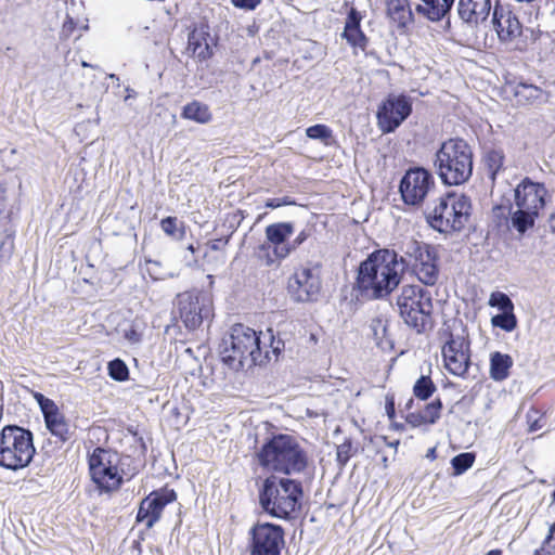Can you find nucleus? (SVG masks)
Returning <instances> with one entry per match:
<instances>
[{
	"label": "nucleus",
	"instance_id": "obj_37",
	"mask_svg": "<svg viewBox=\"0 0 555 555\" xmlns=\"http://www.w3.org/2000/svg\"><path fill=\"white\" fill-rule=\"evenodd\" d=\"M475 461V455L473 453H461L454 456L451 461L452 467L454 469V475H461L472 467Z\"/></svg>",
	"mask_w": 555,
	"mask_h": 555
},
{
	"label": "nucleus",
	"instance_id": "obj_49",
	"mask_svg": "<svg viewBox=\"0 0 555 555\" xmlns=\"http://www.w3.org/2000/svg\"><path fill=\"white\" fill-rule=\"evenodd\" d=\"M270 338L273 339V336L270 335ZM281 345H283V343L281 340H278L276 344L274 343V340L271 341V348H272L273 353L276 354L280 351Z\"/></svg>",
	"mask_w": 555,
	"mask_h": 555
},
{
	"label": "nucleus",
	"instance_id": "obj_57",
	"mask_svg": "<svg viewBox=\"0 0 555 555\" xmlns=\"http://www.w3.org/2000/svg\"><path fill=\"white\" fill-rule=\"evenodd\" d=\"M82 67H91V65L85 61L81 62Z\"/></svg>",
	"mask_w": 555,
	"mask_h": 555
},
{
	"label": "nucleus",
	"instance_id": "obj_28",
	"mask_svg": "<svg viewBox=\"0 0 555 555\" xmlns=\"http://www.w3.org/2000/svg\"><path fill=\"white\" fill-rule=\"evenodd\" d=\"M204 31L194 29L189 35L188 49L197 57L205 60L209 56V46L206 41L202 42Z\"/></svg>",
	"mask_w": 555,
	"mask_h": 555
},
{
	"label": "nucleus",
	"instance_id": "obj_24",
	"mask_svg": "<svg viewBox=\"0 0 555 555\" xmlns=\"http://www.w3.org/2000/svg\"><path fill=\"white\" fill-rule=\"evenodd\" d=\"M387 14L399 27L406 26L412 21V11L408 0H386Z\"/></svg>",
	"mask_w": 555,
	"mask_h": 555
},
{
	"label": "nucleus",
	"instance_id": "obj_62",
	"mask_svg": "<svg viewBox=\"0 0 555 555\" xmlns=\"http://www.w3.org/2000/svg\"><path fill=\"white\" fill-rule=\"evenodd\" d=\"M552 502L555 503V491L552 493Z\"/></svg>",
	"mask_w": 555,
	"mask_h": 555
},
{
	"label": "nucleus",
	"instance_id": "obj_8",
	"mask_svg": "<svg viewBox=\"0 0 555 555\" xmlns=\"http://www.w3.org/2000/svg\"><path fill=\"white\" fill-rule=\"evenodd\" d=\"M400 317L417 333L431 325L433 299L430 293L417 285H405L397 297Z\"/></svg>",
	"mask_w": 555,
	"mask_h": 555
},
{
	"label": "nucleus",
	"instance_id": "obj_34",
	"mask_svg": "<svg viewBox=\"0 0 555 555\" xmlns=\"http://www.w3.org/2000/svg\"><path fill=\"white\" fill-rule=\"evenodd\" d=\"M160 228L167 235L177 240L183 238L185 234L183 224L181 223L179 227L178 219L176 217L164 218L160 221Z\"/></svg>",
	"mask_w": 555,
	"mask_h": 555
},
{
	"label": "nucleus",
	"instance_id": "obj_17",
	"mask_svg": "<svg viewBox=\"0 0 555 555\" xmlns=\"http://www.w3.org/2000/svg\"><path fill=\"white\" fill-rule=\"evenodd\" d=\"M177 494L172 489L154 491L143 499L137 514V521L152 528L160 518L164 507L176 501Z\"/></svg>",
	"mask_w": 555,
	"mask_h": 555
},
{
	"label": "nucleus",
	"instance_id": "obj_29",
	"mask_svg": "<svg viewBox=\"0 0 555 555\" xmlns=\"http://www.w3.org/2000/svg\"><path fill=\"white\" fill-rule=\"evenodd\" d=\"M514 95L519 104H527L539 100L542 95V90L533 85L518 83L515 87Z\"/></svg>",
	"mask_w": 555,
	"mask_h": 555
},
{
	"label": "nucleus",
	"instance_id": "obj_5",
	"mask_svg": "<svg viewBox=\"0 0 555 555\" xmlns=\"http://www.w3.org/2000/svg\"><path fill=\"white\" fill-rule=\"evenodd\" d=\"M302 487L299 481L289 478L270 476L264 479L259 491L261 507L276 518H288L300 506Z\"/></svg>",
	"mask_w": 555,
	"mask_h": 555
},
{
	"label": "nucleus",
	"instance_id": "obj_44",
	"mask_svg": "<svg viewBox=\"0 0 555 555\" xmlns=\"http://www.w3.org/2000/svg\"><path fill=\"white\" fill-rule=\"evenodd\" d=\"M77 26L78 24L74 21V18L67 15L65 22L63 23L61 36L64 38L70 37Z\"/></svg>",
	"mask_w": 555,
	"mask_h": 555
},
{
	"label": "nucleus",
	"instance_id": "obj_38",
	"mask_svg": "<svg viewBox=\"0 0 555 555\" xmlns=\"http://www.w3.org/2000/svg\"><path fill=\"white\" fill-rule=\"evenodd\" d=\"M504 156L501 151L491 150L485 156L486 165L490 171L492 179H494L498 171L503 166Z\"/></svg>",
	"mask_w": 555,
	"mask_h": 555
},
{
	"label": "nucleus",
	"instance_id": "obj_10",
	"mask_svg": "<svg viewBox=\"0 0 555 555\" xmlns=\"http://www.w3.org/2000/svg\"><path fill=\"white\" fill-rule=\"evenodd\" d=\"M433 175L425 168L409 169L399 185L402 201L406 205L420 206L435 191Z\"/></svg>",
	"mask_w": 555,
	"mask_h": 555
},
{
	"label": "nucleus",
	"instance_id": "obj_63",
	"mask_svg": "<svg viewBox=\"0 0 555 555\" xmlns=\"http://www.w3.org/2000/svg\"><path fill=\"white\" fill-rule=\"evenodd\" d=\"M383 462H384V466H387V457H384Z\"/></svg>",
	"mask_w": 555,
	"mask_h": 555
},
{
	"label": "nucleus",
	"instance_id": "obj_55",
	"mask_svg": "<svg viewBox=\"0 0 555 555\" xmlns=\"http://www.w3.org/2000/svg\"><path fill=\"white\" fill-rule=\"evenodd\" d=\"M502 211H503V208H502V207H499V206H498V207H494V208H493V212H494L496 216H499V212H502Z\"/></svg>",
	"mask_w": 555,
	"mask_h": 555
},
{
	"label": "nucleus",
	"instance_id": "obj_7",
	"mask_svg": "<svg viewBox=\"0 0 555 555\" xmlns=\"http://www.w3.org/2000/svg\"><path fill=\"white\" fill-rule=\"evenodd\" d=\"M35 454L33 434L20 426L8 425L0 431V466L17 470L29 465Z\"/></svg>",
	"mask_w": 555,
	"mask_h": 555
},
{
	"label": "nucleus",
	"instance_id": "obj_41",
	"mask_svg": "<svg viewBox=\"0 0 555 555\" xmlns=\"http://www.w3.org/2000/svg\"><path fill=\"white\" fill-rule=\"evenodd\" d=\"M13 249V241L10 235L0 227V258L10 257Z\"/></svg>",
	"mask_w": 555,
	"mask_h": 555
},
{
	"label": "nucleus",
	"instance_id": "obj_60",
	"mask_svg": "<svg viewBox=\"0 0 555 555\" xmlns=\"http://www.w3.org/2000/svg\"><path fill=\"white\" fill-rule=\"evenodd\" d=\"M147 263L151 264V266H155V267L158 266V262H156V261H149Z\"/></svg>",
	"mask_w": 555,
	"mask_h": 555
},
{
	"label": "nucleus",
	"instance_id": "obj_59",
	"mask_svg": "<svg viewBox=\"0 0 555 555\" xmlns=\"http://www.w3.org/2000/svg\"><path fill=\"white\" fill-rule=\"evenodd\" d=\"M80 28H81V29H83V30H87V29H88V24H87V22H86L85 24H82V25L80 26Z\"/></svg>",
	"mask_w": 555,
	"mask_h": 555
},
{
	"label": "nucleus",
	"instance_id": "obj_9",
	"mask_svg": "<svg viewBox=\"0 0 555 555\" xmlns=\"http://www.w3.org/2000/svg\"><path fill=\"white\" fill-rule=\"evenodd\" d=\"M89 472L92 481L101 492H112L122 483V474L118 468L117 453L95 448L89 455Z\"/></svg>",
	"mask_w": 555,
	"mask_h": 555
},
{
	"label": "nucleus",
	"instance_id": "obj_20",
	"mask_svg": "<svg viewBox=\"0 0 555 555\" xmlns=\"http://www.w3.org/2000/svg\"><path fill=\"white\" fill-rule=\"evenodd\" d=\"M37 400L43 413L48 429L61 442L67 441L70 438L69 425L64 415L59 411L56 404L42 395H37Z\"/></svg>",
	"mask_w": 555,
	"mask_h": 555
},
{
	"label": "nucleus",
	"instance_id": "obj_4",
	"mask_svg": "<svg viewBox=\"0 0 555 555\" xmlns=\"http://www.w3.org/2000/svg\"><path fill=\"white\" fill-rule=\"evenodd\" d=\"M434 167L443 184L460 185L473 173V151L462 139L444 141L435 154Z\"/></svg>",
	"mask_w": 555,
	"mask_h": 555
},
{
	"label": "nucleus",
	"instance_id": "obj_43",
	"mask_svg": "<svg viewBox=\"0 0 555 555\" xmlns=\"http://www.w3.org/2000/svg\"><path fill=\"white\" fill-rule=\"evenodd\" d=\"M554 534H555V522L550 527L548 534L546 535V538L544 540V544L540 548L535 550L533 555H552L553 553H555V546H548V547L545 546L546 544H550Z\"/></svg>",
	"mask_w": 555,
	"mask_h": 555
},
{
	"label": "nucleus",
	"instance_id": "obj_35",
	"mask_svg": "<svg viewBox=\"0 0 555 555\" xmlns=\"http://www.w3.org/2000/svg\"><path fill=\"white\" fill-rule=\"evenodd\" d=\"M442 3V0H422V3L416 7V11L426 16L428 20L437 22L442 20L449 12H442L437 16L436 12L433 14L431 8L436 9V5H440Z\"/></svg>",
	"mask_w": 555,
	"mask_h": 555
},
{
	"label": "nucleus",
	"instance_id": "obj_64",
	"mask_svg": "<svg viewBox=\"0 0 555 555\" xmlns=\"http://www.w3.org/2000/svg\"><path fill=\"white\" fill-rule=\"evenodd\" d=\"M434 452H435V451H434V450H431V451L429 452V454H427V457H430V455H433V454H434Z\"/></svg>",
	"mask_w": 555,
	"mask_h": 555
},
{
	"label": "nucleus",
	"instance_id": "obj_6",
	"mask_svg": "<svg viewBox=\"0 0 555 555\" xmlns=\"http://www.w3.org/2000/svg\"><path fill=\"white\" fill-rule=\"evenodd\" d=\"M472 204L465 194L449 193L440 197L427 214L430 227L441 233L461 231L468 222Z\"/></svg>",
	"mask_w": 555,
	"mask_h": 555
},
{
	"label": "nucleus",
	"instance_id": "obj_48",
	"mask_svg": "<svg viewBox=\"0 0 555 555\" xmlns=\"http://www.w3.org/2000/svg\"><path fill=\"white\" fill-rule=\"evenodd\" d=\"M309 236V232L306 231V230H302L297 236L296 238L289 243L291 244V247H292V251L297 248L299 245H301Z\"/></svg>",
	"mask_w": 555,
	"mask_h": 555
},
{
	"label": "nucleus",
	"instance_id": "obj_22",
	"mask_svg": "<svg viewBox=\"0 0 555 555\" xmlns=\"http://www.w3.org/2000/svg\"><path fill=\"white\" fill-rule=\"evenodd\" d=\"M459 17L469 26H478L487 21L491 9V0H459Z\"/></svg>",
	"mask_w": 555,
	"mask_h": 555
},
{
	"label": "nucleus",
	"instance_id": "obj_45",
	"mask_svg": "<svg viewBox=\"0 0 555 555\" xmlns=\"http://www.w3.org/2000/svg\"><path fill=\"white\" fill-rule=\"evenodd\" d=\"M231 2L236 8L254 10L260 4L261 0H231Z\"/></svg>",
	"mask_w": 555,
	"mask_h": 555
},
{
	"label": "nucleus",
	"instance_id": "obj_25",
	"mask_svg": "<svg viewBox=\"0 0 555 555\" xmlns=\"http://www.w3.org/2000/svg\"><path fill=\"white\" fill-rule=\"evenodd\" d=\"M182 118L193 120L197 124H208L212 120V114L207 104L199 101L188 103L181 113Z\"/></svg>",
	"mask_w": 555,
	"mask_h": 555
},
{
	"label": "nucleus",
	"instance_id": "obj_51",
	"mask_svg": "<svg viewBox=\"0 0 555 555\" xmlns=\"http://www.w3.org/2000/svg\"><path fill=\"white\" fill-rule=\"evenodd\" d=\"M147 271H149L150 275H151L153 279H155V280H162V279H165V276L156 275V273L152 271V268H147Z\"/></svg>",
	"mask_w": 555,
	"mask_h": 555
},
{
	"label": "nucleus",
	"instance_id": "obj_2",
	"mask_svg": "<svg viewBox=\"0 0 555 555\" xmlns=\"http://www.w3.org/2000/svg\"><path fill=\"white\" fill-rule=\"evenodd\" d=\"M259 465L269 472L284 475L302 473L308 465V454L298 439L288 434L273 435L256 452Z\"/></svg>",
	"mask_w": 555,
	"mask_h": 555
},
{
	"label": "nucleus",
	"instance_id": "obj_23",
	"mask_svg": "<svg viewBox=\"0 0 555 555\" xmlns=\"http://www.w3.org/2000/svg\"><path fill=\"white\" fill-rule=\"evenodd\" d=\"M361 14L356 9H351L341 36L353 49H361L363 51L366 47L367 38L361 30Z\"/></svg>",
	"mask_w": 555,
	"mask_h": 555
},
{
	"label": "nucleus",
	"instance_id": "obj_12",
	"mask_svg": "<svg viewBox=\"0 0 555 555\" xmlns=\"http://www.w3.org/2000/svg\"><path fill=\"white\" fill-rule=\"evenodd\" d=\"M412 113V101L404 94H390L378 107L377 125L383 133L393 132Z\"/></svg>",
	"mask_w": 555,
	"mask_h": 555
},
{
	"label": "nucleus",
	"instance_id": "obj_11",
	"mask_svg": "<svg viewBox=\"0 0 555 555\" xmlns=\"http://www.w3.org/2000/svg\"><path fill=\"white\" fill-rule=\"evenodd\" d=\"M284 545L281 526L258 522L250 530L249 555H280Z\"/></svg>",
	"mask_w": 555,
	"mask_h": 555
},
{
	"label": "nucleus",
	"instance_id": "obj_32",
	"mask_svg": "<svg viewBox=\"0 0 555 555\" xmlns=\"http://www.w3.org/2000/svg\"><path fill=\"white\" fill-rule=\"evenodd\" d=\"M491 324L505 332H512L517 327V319L514 310L505 311L492 317Z\"/></svg>",
	"mask_w": 555,
	"mask_h": 555
},
{
	"label": "nucleus",
	"instance_id": "obj_54",
	"mask_svg": "<svg viewBox=\"0 0 555 555\" xmlns=\"http://www.w3.org/2000/svg\"><path fill=\"white\" fill-rule=\"evenodd\" d=\"M540 428V426L538 425V422H534L530 425V428L529 430L530 431H534V430H538Z\"/></svg>",
	"mask_w": 555,
	"mask_h": 555
},
{
	"label": "nucleus",
	"instance_id": "obj_56",
	"mask_svg": "<svg viewBox=\"0 0 555 555\" xmlns=\"http://www.w3.org/2000/svg\"><path fill=\"white\" fill-rule=\"evenodd\" d=\"M273 263V259L271 257H268L266 264L271 266Z\"/></svg>",
	"mask_w": 555,
	"mask_h": 555
},
{
	"label": "nucleus",
	"instance_id": "obj_53",
	"mask_svg": "<svg viewBox=\"0 0 555 555\" xmlns=\"http://www.w3.org/2000/svg\"><path fill=\"white\" fill-rule=\"evenodd\" d=\"M485 555H502V551L496 548V550H491L489 551L487 554Z\"/></svg>",
	"mask_w": 555,
	"mask_h": 555
},
{
	"label": "nucleus",
	"instance_id": "obj_39",
	"mask_svg": "<svg viewBox=\"0 0 555 555\" xmlns=\"http://www.w3.org/2000/svg\"><path fill=\"white\" fill-rule=\"evenodd\" d=\"M109 376L118 382H124L129 376V370L126 363L120 359H115L108 363Z\"/></svg>",
	"mask_w": 555,
	"mask_h": 555
},
{
	"label": "nucleus",
	"instance_id": "obj_42",
	"mask_svg": "<svg viewBox=\"0 0 555 555\" xmlns=\"http://www.w3.org/2000/svg\"><path fill=\"white\" fill-rule=\"evenodd\" d=\"M351 450H352V444L349 440H346L345 442L340 443L337 447V452H336L337 462L341 466L346 465V463L351 457V455H352Z\"/></svg>",
	"mask_w": 555,
	"mask_h": 555
},
{
	"label": "nucleus",
	"instance_id": "obj_16",
	"mask_svg": "<svg viewBox=\"0 0 555 555\" xmlns=\"http://www.w3.org/2000/svg\"><path fill=\"white\" fill-rule=\"evenodd\" d=\"M406 254L414 257L413 270L417 279L425 285H435L439 276V270L436 257L429 250V247L416 241H411Z\"/></svg>",
	"mask_w": 555,
	"mask_h": 555
},
{
	"label": "nucleus",
	"instance_id": "obj_58",
	"mask_svg": "<svg viewBox=\"0 0 555 555\" xmlns=\"http://www.w3.org/2000/svg\"><path fill=\"white\" fill-rule=\"evenodd\" d=\"M108 77H109L112 80H115V79H116V80H118V77H117L115 74H111Z\"/></svg>",
	"mask_w": 555,
	"mask_h": 555
},
{
	"label": "nucleus",
	"instance_id": "obj_15",
	"mask_svg": "<svg viewBox=\"0 0 555 555\" xmlns=\"http://www.w3.org/2000/svg\"><path fill=\"white\" fill-rule=\"evenodd\" d=\"M442 358L444 367L450 374L465 377L470 365L469 341L463 336L450 334L442 346Z\"/></svg>",
	"mask_w": 555,
	"mask_h": 555
},
{
	"label": "nucleus",
	"instance_id": "obj_61",
	"mask_svg": "<svg viewBox=\"0 0 555 555\" xmlns=\"http://www.w3.org/2000/svg\"><path fill=\"white\" fill-rule=\"evenodd\" d=\"M188 249H189L190 251H192V253H194V250H195L193 245H190V246L188 247Z\"/></svg>",
	"mask_w": 555,
	"mask_h": 555
},
{
	"label": "nucleus",
	"instance_id": "obj_46",
	"mask_svg": "<svg viewBox=\"0 0 555 555\" xmlns=\"http://www.w3.org/2000/svg\"><path fill=\"white\" fill-rule=\"evenodd\" d=\"M455 0H442V4L436 5V9H433V14L436 12L437 15L441 14L442 12H450Z\"/></svg>",
	"mask_w": 555,
	"mask_h": 555
},
{
	"label": "nucleus",
	"instance_id": "obj_21",
	"mask_svg": "<svg viewBox=\"0 0 555 555\" xmlns=\"http://www.w3.org/2000/svg\"><path fill=\"white\" fill-rule=\"evenodd\" d=\"M294 227L289 222H279L266 228V236L273 247V255L276 259H285L291 253L292 247L286 240L293 234Z\"/></svg>",
	"mask_w": 555,
	"mask_h": 555
},
{
	"label": "nucleus",
	"instance_id": "obj_18",
	"mask_svg": "<svg viewBox=\"0 0 555 555\" xmlns=\"http://www.w3.org/2000/svg\"><path fill=\"white\" fill-rule=\"evenodd\" d=\"M546 195L547 190L543 183L525 178L514 190L515 206L540 214L545 206Z\"/></svg>",
	"mask_w": 555,
	"mask_h": 555
},
{
	"label": "nucleus",
	"instance_id": "obj_27",
	"mask_svg": "<svg viewBox=\"0 0 555 555\" xmlns=\"http://www.w3.org/2000/svg\"><path fill=\"white\" fill-rule=\"evenodd\" d=\"M538 217L539 214L534 211L516 208V210L511 214V225L522 235L527 230L533 228Z\"/></svg>",
	"mask_w": 555,
	"mask_h": 555
},
{
	"label": "nucleus",
	"instance_id": "obj_40",
	"mask_svg": "<svg viewBox=\"0 0 555 555\" xmlns=\"http://www.w3.org/2000/svg\"><path fill=\"white\" fill-rule=\"evenodd\" d=\"M370 330L374 339L379 345L387 334V321L380 318L373 319L370 323Z\"/></svg>",
	"mask_w": 555,
	"mask_h": 555
},
{
	"label": "nucleus",
	"instance_id": "obj_31",
	"mask_svg": "<svg viewBox=\"0 0 555 555\" xmlns=\"http://www.w3.org/2000/svg\"><path fill=\"white\" fill-rule=\"evenodd\" d=\"M436 390V386L429 376L422 375L413 386V393L420 400H427Z\"/></svg>",
	"mask_w": 555,
	"mask_h": 555
},
{
	"label": "nucleus",
	"instance_id": "obj_13",
	"mask_svg": "<svg viewBox=\"0 0 555 555\" xmlns=\"http://www.w3.org/2000/svg\"><path fill=\"white\" fill-rule=\"evenodd\" d=\"M288 292L299 302L317 300L321 292L319 266L298 268L289 279Z\"/></svg>",
	"mask_w": 555,
	"mask_h": 555
},
{
	"label": "nucleus",
	"instance_id": "obj_30",
	"mask_svg": "<svg viewBox=\"0 0 555 555\" xmlns=\"http://www.w3.org/2000/svg\"><path fill=\"white\" fill-rule=\"evenodd\" d=\"M442 409V403L439 399L426 404V406L417 414H412L411 417H416L420 424H435L439 417Z\"/></svg>",
	"mask_w": 555,
	"mask_h": 555
},
{
	"label": "nucleus",
	"instance_id": "obj_3",
	"mask_svg": "<svg viewBox=\"0 0 555 555\" xmlns=\"http://www.w3.org/2000/svg\"><path fill=\"white\" fill-rule=\"evenodd\" d=\"M222 361L232 370L240 371L262 364L269 351L261 347L256 331L243 324L232 326L229 337L223 339Z\"/></svg>",
	"mask_w": 555,
	"mask_h": 555
},
{
	"label": "nucleus",
	"instance_id": "obj_19",
	"mask_svg": "<svg viewBox=\"0 0 555 555\" xmlns=\"http://www.w3.org/2000/svg\"><path fill=\"white\" fill-rule=\"evenodd\" d=\"M492 24L501 41L508 42L519 37L522 26L508 5L495 3L493 7Z\"/></svg>",
	"mask_w": 555,
	"mask_h": 555
},
{
	"label": "nucleus",
	"instance_id": "obj_50",
	"mask_svg": "<svg viewBox=\"0 0 555 555\" xmlns=\"http://www.w3.org/2000/svg\"><path fill=\"white\" fill-rule=\"evenodd\" d=\"M385 443L390 447V448H393L395 449V452H397V448L399 446V440H395V441H387L386 437H380Z\"/></svg>",
	"mask_w": 555,
	"mask_h": 555
},
{
	"label": "nucleus",
	"instance_id": "obj_52",
	"mask_svg": "<svg viewBox=\"0 0 555 555\" xmlns=\"http://www.w3.org/2000/svg\"><path fill=\"white\" fill-rule=\"evenodd\" d=\"M387 411H388V414L390 417H392L395 411H393V403L390 402L388 405H387Z\"/></svg>",
	"mask_w": 555,
	"mask_h": 555
},
{
	"label": "nucleus",
	"instance_id": "obj_14",
	"mask_svg": "<svg viewBox=\"0 0 555 555\" xmlns=\"http://www.w3.org/2000/svg\"><path fill=\"white\" fill-rule=\"evenodd\" d=\"M180 319L189 330L197 328L210 314V301L198 292H184L177 296Z\"/></svg>",
	"mask_w": 555,
	"mask_h": 555
},
{
	"label": "nucleus",
	"instance_id": "obj_26",
	"mask_svg": "<svg viewBox=\"0 0 555 555\" xmlns=\"http://www.w3.org/2000/svg\"><path fill=\"white\" fill-rule=\"evenodd\" d=\"M513 365L511 356L499 351L491 353L490 357V376L496 382L504 380L508 376L509 369Z\"/></svg>",
	"mask_w": 555,
	"mask_h": 555
},
{
	"label": "nucleus",
	"instance_id": "obj_36",
	"mask_svg": "<svg viewBox=\"0 0 555 555\" xmlns=\"http://www.w3.org/2000/svg\"><path fill=\"white\" fill-rule=\"evenodd\" d=\"M488 305L498 308L502 312L514 310V304L511 298L502 292H492Z\"/></svg>",
	"mask_w": 555,
	"mask_h": 555
},
{
	"label": "nucleus",
	"instance_id": "obj_33",
	"mask_svg": "<svg viewBox=\"0 0 555 555\" xmlns=\"http://www.w3.org/2000/svg\"><path fill=\"white\" fill-rule=\"evenodd\" d=\"M306 134L308 138L313 140H320L324 144L328 145L333 138L332 129L326 125H314L306 129Z\"/></svg>",
	"mask_w": 555,
	"mask_h": 555
},
{
	"label": "nucleus",
	"instance_id": "obj_47",
	"mask_svg": "<svg viewBox=\"0 0 555 555\" xmlns=\"http://www.w3.org/2000/svg\"><path fill=\"white\" fill-rule=\"evenodd\" d=\"M291 202L289 201H286V199H282V198H269L267 202H266V207L268 208H271V209H274V208H279L281 206H284V205H289Z\"/></svg>",
	"mask_w": 555,
	"mask_h": 555
},
{
	"label": "nucleus",
	"instance_id": "obj_1",
	"mask_svg": "<svg viewBox=\"0 0 555 555\" xmlns=\"http://www.w3.org/2000/svg\"><path fill=\"white\" fill-rule=\"evenodd\" d=\"M404 271L403 257H399L395 250L378 249L361 262L357 286L363 296L383 299L398 287Z\"/></svg>",
	"mask_w": 555,
	"mask_h": 555
}]
</instances>
